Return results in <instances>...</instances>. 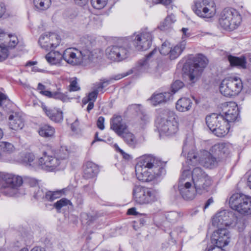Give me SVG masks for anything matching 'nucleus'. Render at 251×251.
I'll list each match as a JSON object with an SVG mask.
<instances>
[{
    "label": "nucleus",
    "mask_w": 251,
    "mask_h": 251,
    "mask_svg": "<svg viewBox=\"0 0 251 251\" xmlns=\"http://www.w3.org/2000/svg\"><path fill=\"white\" fill-rule=\"evenodd\" d=\"M165 164L151 154H145L139 158L135 166L137 179L150 182L165 174Z\"/></svg>",
    "instance_id": "f257e3e1"
},
{
    "label": "nucleus",
    "mask_w": 251,
    "mask_h": 251,
    "mask_svg": "<svg viewBox=\"0 0 251 251\" xmlns=\"http://www.w3.org/2000/svg\"><path fill=\"white\" fill-rule=\"evenodd\" d=\"M156 125L159 131L167 136L174 135L178 130V123L174 111L165 109L159 113Z\"/></svg>",
    "instance_id": "f03ea898"
},
{
    "label": "nucleus",
    "mask_w": 251,
    "mask_h": 251,
    "mask_svg": "<svg viewBox=\"0 0 251 251\" xmlns=\"http://www.w3.org/2000/svg\"><path fill=\"white\" fill-rule=\"evenodd\" d=\"M69 154V151L65 147H61L53 156L45 152L39 159L38 164L43 169L48 171H52L59 166L63 168L66 165Z\"/></svg>",
    "instance_id": "7ed1b4c3"
},
{
    "label": "nucleus",
    "mask_w": 251,
    "mask_h": 251,
    "mask_svg": "<svg viewBox=\"0 0 251 251\" xmlns=\"http://www.w3.org/2000/svg\"><path fill=\"white\" fill-rule=\"evenodd\" d=\"M186 163L193 166L200 163L204 167L213 168L218 165V161L207 151L201 150L196 153L192 150L187 154Z\"/></svg>",
    "instance_id": "20e7f679"
},
{
    "label": "nucleus",
    "mask_w": 251,
    "mask_h": 251,
    "mask_svg": "<svg viewBox=\"0 0 251 251\" xmlns=\"http://www.w3.org/2000/svg\"><path fill=\"white\" fill-rule=\"evenodd\" d=\"M208 63V59L202 54H197L193 57L189 71L184 75V77L189 84H192L198 81Z\"/></svg>",
    "instance_id": "39448f33"
},
{
    "label": "nucleus",
    "mask_w": 251,
    "mask_h": 251,
    "mask_svg": "<svg viewBox=\"0 0 251 251\" xmlns=\"http://www.w3.org/2000/svg\"><path fill=\"white\" fill-rule=\"evenodd\" d=\"M156 52L157 50L154 49L145 58L139 60L135 66L126 74L115 75L112 77V79L115 80H119L133 73L137 75L146 73L151 74L153 73L156 68L155 66L153 67L152 65H151V58Z\"/></svg>",
    "instance_id": "423d86ee"
},
{
    "label": "nucleus",
    "mask_w": 251,
    "mask_h": 251,
    "mask_svg": "<svg viewBox=\"0 0 251 251\" xmlns=\"http://www.w3.org/2000/svg\"><path fill=\"white\" fill-rule=\"evenodd\" d=\"M63 59L72 65L80 64L83 60L91 61L93 58V53L89 47H83L81 50L75 48H68L63 54Z\"/></svg>",
    "instance_id": "0eeeda50"
},
{
    "label": "nucleus",
    "mask_w": 251,
    "mask_h": 251,
    "mask_svg": "<svg viewBox=\"0 0 251 251\" xmlns=\"http://www.w3.org/2000/svg\"><path fill=\"white\" fill-rule=\"evenodd\" d=\"M205 121L209 129L218 137H224L229 132V126L221 114L212 113L206 117Z\"/></svg>",
    "instance_id": "6e6552de"
},
{
    "label": "nucleus",
    "mask_w": 251,
    "mask_h": 251,
    "mask_svg": "<svg viewBox=\"0 0 251 251\" xmlns=\"http://www.w3.org/2000/svg\"><path fill=\"white\" fill-rule=\"evenodd\" d=\"M182 172L178 183V189L183 199L186 201L193 200L197 193L189 176V169L182 167Z\"/></svg>",
    "instance_id": "1a4fd4ad"
},
{
    "label": "nucleus",
    "mask_w": 251,
    "mask_h": 251,
    "mask_svg": "<svg viewBox=\"0 0 251 251\" xmlns=\"http://www.w3.org/2000/svg\"><path fill=\"white\" fill-rule=\"evenodd\" d=\"M241 21V15L236 10L225 8L220 15L219 24L226 30H233L239 26Z\"/></svg>",
    "instance_id": "9d476101"
},
{
    "label": "nucleus",
    "mask_w": 251,
    "mask_h": 251,
    "mask_svg": "<svg viewBox=\"0 0 251 251\" xmlns=\"http://www.w3.org/2000/svg\"><path fill=\"white\" fill-rule=\"evenodd\" d=\"M230 207L243 216L251 215V198L236 193L229 199Z\"/></svg>",
    "instance_id": "9b49d317"
},
{
    "label": "nucleus",
    "mask_w": 251,
    "mask_h": 251,
    "mask_svg": "<svg viewBox=\"0 0 251 251\" xmlns=\"http://www.w3.org/2000/svg\"><path fill=\"white\" fill-rule=\"evenodd\" d=\"M133 198L135 201L139 204L151 203L157 200V194L152 188L135 186L132 192Z\"/></svg>",
    "instance_id": "f8f14e48"
},
{
    "label": "nucleus",
    "mask_w": 251,
    "mask_h": 251,
    "mask_svg": "<svg viewBox=\"0 0 251 251\" xmlns=\"http://www.w3.org/2000/svg\"><path fill=\"white\" fill-rule=\"evenodd\" d=\"M242 88L243 84L240 78L230 77L222 81L220 86V91L222 94L228 97L238 94Z\"/></svg>",
    "instance_id": "ddd939ff"
},
{
    "label": "nucleus",
    "mask_w": 251,
    "mask_h": 251,
    "mask_svg": "<svg viewBox=\"0 0 251 251\" xmlns=\"http://www.w3.org/2000/svg\"><path fill=\"white\" fill-rule=\"evenodd\" d=\"M195 3L193 10L200 17L210 18L216 12L215 3L213 0H196Z\"/></svg>",
    "instance_id": "4468645a"
},
{
    "label": "nucleus",
    "mask_w": 251,
    "mask_h": 251,
    "mask_svg": "<svg viewBox=\"0 0 251 251\" xmlns=\"http://www.w3.org/2000/svg\"><path fill=\"white\" fill-rule=\"evenodd\" d=\"M133 45L138 50H146L151 45L153 36L148 28L142 29L138 33L134 34Z\"/></svg>",
    "instance_id": "2eb2a0df"
},
{
    "label": "nucleus",
    "mask_w": 251,
    "mask_h": 251,
    "mask_svg": "<svg viewBox=\"0 0 251 251\" xmlns=\"http://www.w3.org/2000/svg\"><path fill=\"white\" fill-rule=\"evenodd\" d=\"M236 221V216L232 211L223 210L217 212L213 217L212 224L218 228L222 226H232Z\"/></svg>",
    "instance_id": "dca6fc26"
},
{
    "label": "nucleus",
    "mask_w": 251,
    "mask_h": 251,
    "mask_svg": "<svg viewBox=\"0 0 251 251\" xmlns=\"http://www.w3.org/2000/svg\"><path fill=\"white\" fill-rule=\"evenodd\" d=\"M107 57L114 62H120L128 57L129 50L124 47L112 46L108 47L105 50Z\"/></svg>",
    "instance_id": "f3484780"
},
{
    "label": "nucleus",
    "mask_w": 251,
    "mask_h": 251,
    "mask_svg": "<svg viewBox=\"0 0 251 251\" xmlns=\"http://www.w3.org/2000/svg\"><path fill=\"white\" fill-rule=\"evenodd\" d=\"M231 234L226 228L221 227L214 231L211 237V244L225 247L230 241Z\"/></svg>",
    "instance_id": "a211bd4d"
},
{
    "label": "nucleus",
    "mask_w": 251,
    "mask_h": 251,
    "mask_svg": "<svg viewBox=\"0 0 251 251\" xmlns=\"http://www.w3.org/2000/svg\"><path fill=\"white\" fill-rule=\"evenodd\" d=\"M60 37L54 33H45L41 35L38 43L40 47L46 50L56 48L60 44Z\"/></svg>",
    "instance_id": "6ab92c4d"
},
{
    "label": "nucleus",
    "mask_w": 251,
    "mask_h": 251,
    "mask_svg": "<svg viewBox=\"0 0 251 251\" xmlns=\"http://www.w3.org/2000/svg\"><path fill=\"white\" fill-rule=\"evenodd\" d=\"M221 114L224 115V120L230 127V124L234 122L239 115L238 108L237 104L233 102L225 103Z\"/></svg>",
    "instance_id": "aec40b11"
},
{
    "label": "nucleus",
    "mask_w": 251,
    "mask_h": 251,
    "mask_svg": "<svg viewBox=\"0 0 251 251\" xmlns=\"http://www.w3.org/2000/svg\"><path fill=\"white\" fill-rule=\"evenodd\" d=\"M3 181L5 187L15 190L21 186L23 183V179L20 176L4 173L3 174Z\"/></svg>",
    "instance_id": "412c9836"
},
{
    "label": "nucleus",
    "mask_w": 251,
    "mask_h": 251,
    "mask_svg": "<svg viewBox=\"0 0 251 251\" xmlns=\"http://www.w3.org/2000/svg\"><path fill=\"white\" fill-rule=\"evenodd\" d=\"M232 147L230 144L225 143H218L213 146L210 151L219 158L226 157L230 153Z\"/></svg>",
    "instance_id": "4be33fe9"
},
{
    "label": "nucleus",
    "mask_w": 251,
    "mask_h": 251,
    "mask_svg": "<svg viewBox=\"0 0 251 251\" xmlns=\"http://www.w3.org/2000/svg\"><path fill=\"white\" fill-rule=\"evenodd\" d=\"M41 108L50 120L55 123H60L63 121V113L60 109L55 107H48L44 103L42 104Z\"/></svg>",
    "instance_id": "5701e85b"
},
{
    "label": "nucleus",
    "mask_w": 251,
    "mask_h": 251,
    "mask_svg": "<svg viewBox=\"0 0 251 251\" xmlns=\"http://www.w3.org/2000/svg\"><path fill=\"white\" fill-rule=\"evenodd\" d=\"M127 126L121 116L114 115L110 121V128L118 135L127 130Z\"/></svg>",
    "instance_id": "b1692460"
},
{
    "label": "nucleus",
    "mask_w": 251,
    "mask_h": 251,
    "mask_svg": "<svg viewBox=\"0 0 251 251\" xmlns=\"http://www.w3.org/2000/svg\"><path fill=\"white\" fill-rule=\"evenodd\" d=\"M8 120L9 128L12 130L18 131L23 129L25 126L24 118L19 113L12 112Z\"/></svg>",
    "instance_id": "393cba45"
},
{
    "label": "nucleus",
    "mask_w": 251,
    "mask_h": 251,
    "mask_svg": "<svg viewBox=\"0 0 251 251\" xmlns=\"http://www.w3.org/2000/svg\"><path fill=\"white\" fill-rule=\"evenodd\" d=\"M113 80L112 77H111L107 81H103L102 83H99L96 88L94 89L93 91L88 94L87 96L83 99L82 102L83 104H85L89 101L95 102L97 98L99 93H103L104 91H103V89L105 87L104 84L105 83H107L108 84L112 82Z\"/></svg>",
    "instance_id": "a878e982"
},
{
    "label": "nucleus",
    "mask_w": 251,
    "mask_h": 251,
    "mask_svg": "<svg viewBox=\"0 0 251 251\" xmlns=\"http://www.w3.org/2000/svg\"><path fill=\"white\" fill-rule=\"evenodd\" d=\"M172 99V94L169 92L161 93L158 94L154 93L148 100L151 104L154 106L166 102Z\"/></svg>",
    "instance_id": "bb28decb"
},
{
    "label": "nucleus",
    "mask_w": 251,
    "mask_h": 251,
    "mask_svg": "<svg viewBox=\"0 0 251 251\" xmlns=\"http://www.w3.org/2000/svg\"><path fill=\"white\" fill-rule=\"evenodd\" d=\"M212 183V179L208 176L204 178H203L198 182L194 184V186L197 194H202L208 192V189Z\"/></svg>",
    "instance_id": "cd10ccee"
},
{
    "label": "nucleus",
    "mask_w": 251,
    "mask_h": 251,
    "mask_svg": "<svg viewBox=\"0 0 251 251\" xmlns=\"http://www.w3.org/2000/svg\"><path fill=\"white\" fill-rule=\"evenodd\" d=\"M119 136L121 137L125 143L131 148L135 149L139 144V140L135 135L127 130Z\"/></svg>",
    "instance_id": "c85d7f7f"
},
{
    "label": "nucleus",
    "mask_w": 251,
    "mask_h": 251,
    "mask_svg": "<svg viewBox=\"0 0 251 251\" xmlns=\"http://www.w3.org/2000/svg\"><path fill=\"white\" fill-rule=\"evenodd\" d=\"M45 58L51 65L61 66L63 59V54L58 51L51 50L45 56Z\"/></svg>",
    "instance_id": "c756f323"
},
{
    "label": "nucleus",
    "mask_w": 251,
    "mask_h": 251,
    "mask_svg": "<svg viewBox=\"0 0 251 251\" xmlns=\"http://www.w3.org/2000/svg\"><path fill=\"white\" fill-rule=\"evenodd\" d=\"M99 172L98 166L91 161L86 162L84 170L83 176L86 179L95 177Z\"/></svg>",
    "instance_id": "7c9ffc66"
},
{
    "label": "nucleus",
    "mask_w": 251,
    "mask_h": 251,
    "mask_svg": "<svg viewBox=\"0 0 251 251\" xmlns=\"http://www.w3.org/2000/svg\"><path fill=\"white\" fill-rule=\"evenodd\" d=\"M193 102L188 98H181L176 102V109L180 112H186L189 111L192 107Z\"/></svg>",
    "instance_id": "2f4dec72"
},
{
    "label": "nucleus",
    "mask_w": 251,
    "mask_h": 251,
    "mask_svg": "<svg viewBox=\"0 0 251 251\" xmlns=\"http://www.w3.org/2000/svg\"><path fill=\"white\" fill-rule=\"evenodd\" d=\"M67 190V188H66L55 191H46L45 192V201L52 202L65 195Z\"/></svg>",
    "instance_id": "473e14b6"
},
{
    "label": "nucleus",
    "mask_w": 251,
    "mask_h": 251,
    "mask_svg": "<svg viewBox=\"0 0 251 251\" xmlns=\"http://www.w3.org/2000/svg\"><path fill=\"white\" fill-rule=\"evenodd\" d=\"M186 42L185 41H182L174 47H171L170 54L169 55L171 59H175L177 58L182 52L185 49Z\"/></svg>",
    "instance_id": "72a5a7b5"
},
{
    "label": "nucleus",
    "mask_w": 251,
    "mask_h": 251,
    "mask_svg": "<svg viewBox=\"0 0 251 251\" xmlns=\"http://www.w3.org/2000/svg\"><path fill=\"white\" fill-rule=\"evenodd\" d=\"M190 174L189 173V176L190 177L191 182H193V185L208 176L205 172L200 167H196L193 169L191 176H190Z\"/></svg>",
    "instance_id": "f704fd0d"
},
{
    "label": "nucleus",
    "mask_w": 251,
    "mask_h": 251,
    "mask_svg": "<svg viewBox=\"0 0 251 251\" xmlns=\"http://www.w3.org/2000/svg\"><path fill=\"white\" fill-rule=\"evenodd\" d=\"M0 106L6 113H11L13 111L14 104L4 94L0 92Z\"/></svg>",
    "instance_id": "c9c22d12"
},
{
    "label": "nucleus",
    "mask_w": 251,
    "mask_h": 251,
    "mask_svg": "<svg viewBox=\"0 0 251 251\" xmlns=\"http://www.w3.org/2000/svg\"><path fill=\"white\" fill-rule=\"evenodd\" d=\"M38 132L41 136L50 138L52 137L54 135L55 129L53 127L49 125H44L39 127Z\"/></svg>",
    "instance_id": "e433bc0d"
},
{
    "label": "nucleus",
    "mask_w": 251,
    "mask_h": 251,
    "mask_svg": "<svg viewBox=\"0 0 251 251\" xmlns=\"http://www.w3.org/2000/svg\"><path fill=\"white\" fill-rule=\"evenodd\" d=\"M29 182L33 186H36L37 184V181L33 178H29ZM33 197L37 200H45V192L42 189H40L38 186H35L33 188Z\"/></svg>",
    "instance_id": "4c0bfd02"
},
{
    "label": "nucleus",
    "mask_w": 251,
    "mask_h": 251,
    "mask_svg": "<svg viewBox=\"0 0 251 251\" xmlns=\"http://www.w3.org/2000/svg\"><path fill=\"white\" fill-rule=\"evenodd\" d=\"M228 60L231 66H237L243 69L246 68V59L244 56L239 57L230 55L228 56Z\"/></svg>",
    "instance_id": "58836bf2"
},
{
    "label": "nucleus",
    "mask_w": 251,
    "mask_h": 251,
    "mask_svg": "<svg viewBox=\"0 0 251 251\" xmlns=\"http://www.w3.org/2000/svg\"><path fill=\"white\" fill-rule=\"evenodd\" d=\"M33 4L36 9L39 11L46 10L51 4L50 0H33Z\"/></svg>",
    "instance_id": "ea45409f"
},
{
    "label": "nucleus",
    "mask_w": 251,
    "mask_h": 251,
    "mask_svg": "<svg viewBox=\"0 0 251 251\" xmlns=\"http://www.w3.org/2000/svg\"><path fill=\"white\" fill-rule=\"evenodd\" d=\"M183 216V213L180 212L170 211L166 214V218L171 223H175L178 221Z\"/></svg>",
    "instance_id": "a19ab883"
},
{
    "label": "nucleus",
    "mask_w": 251,
    "mask_h": 251,
    "mask_svg": "<svg viewBox=\"0 0 251 251\" xmlns=\"http://www.w3.org/2000/svg\"><path fill=\"white\" fill-rule=\"evenodd\" d=\"M0 148L4 152L2 153L4 154V158L5 159V153L10 154L14 150V147L12 144L9 142H1L0 143ZM7 161H12L11 160L6 159Z\"/></svg>",
    "instance_id": "79ce46f5"
},
{
    "label": "nucleus",
    "mask_w": 251,
    "mask_h": 251,
    "mask_svg": "<svg viewBox=\"0 0 251 251\" xmlns=\"http://www.w3.org/2000/svg\"><path fill=\"white\" fill-rule=\"evenodd\" d=\"M72 205V202L66 198H62L60 200L54 203L53 206L58 212H60L61 208L68 205Z\"/></svg>",
    "instance_id": "37998d69"
},
{
    "label": "nucleus",
    "mask_w": 251,
    "mask_h": 251,
    "mask_svg": "<svg viewBox=\"0 0 251 251\" xmlns=\"http://www.w3.org/2000/svg\"><path fill=\"white\" fill-rule=\"evenodd\" d=\"M6 38L8 41L7 47L8 48H13L15 47L18 43V39L15 35H6Z\"/></svg>",
    "instance_id": "c03bdc74"
},
{
    "label": "nucleus",
    "mask_w": 251,
    "mask_h": 251,
    "mask_svg": "<svg viewBox=\"0 0 251 251\" xmlns=\"http://www.w3.org/2000/svg\"><path fill=\"white\" fill-rule=\"evenodd\" d=\"M108 0H91L93 7L97 9H101L107 4Z\"/></svg>",
    "instance_id": "a18cd8bd"
},
{
    "label": "nucleus",
    "mask_w": 251,
    "mask_h": 251,
    "mask_svg": "<svg viewBox=\"0 0 251 251\" xmlns=\"http://www.w3.org/2000/svg\"><path fill=\"white\" fill-rule=\"evenodd\" d=\"M171 48L170 42L166 41L162 44L159 50L160 53L163 55H169Z\"/></svg>",
    "instance_id": "49530a36"
},
{
    "label": "nucleus",
    "mask_w": 251,
    "mask_h": 251,
    "mask_svg": "<svg viewBox=\"0 0 251 251\" xmlns=\"http://www.w3.org/2000/svg\"><path fill=\"white\" fill-rule=\"evenodd\" d=\"M184 86V83L180 80H176L172 85L171 86V94L172 95L177 92L179 89H181Z\"/></svg>",
    "instance_id": "de8ad7c7"
},
{
    "label": "nucleus",
    "mask_w": 251,
    "mask_h": 251,
    "mask_svg": "<svg viewBox=\"0 0 251 251\" xmlns=\"http://www.w3.org/2000/svg\"><path fill=\"white\" fill-rule=\"evenodd\" d=\"M34 159L35 156L33 153H27L25 154L23 161L29 166H31L32 165V163L34 161Z\"/></svg>",
    "instance_id": "09e8293b"
},
{
    "label": "nucleus",
    "mask_w": 251,
    "mask_h": 251,
    "mask_svg": "<svg viewBox=\"0 0 251 251\" xmlns=\"http://www.w3.org/2000/svg\"><path fill=\"white\" fill-rule=\"evenodd\" d=\"M52 98L60 100L62 101H65L67 100L66 96L59 91L53 92Z\"/></svg>",
    "instance_id": "8fccbe9b"
},
{
    "label": "nucleus",
    "mask_w": 251,
    "mask_h": 251,
    "mask_svg": "<svg viewBox=\"0 0 251 251\" xmlns=\"http://www.w3.org/2000/svg\"><path fill=\"white\" fill-rule=\"evenodd\" d=\"M115 147L116 151L122 155L123 158L127 160H129L132 158L130 154L125 152L123 150L121 149L117 145H115Z\"/></svg>",
    "instance_id": "3c124183"
},
{
    "label": "nucleus",
    "mask_w": 251,
    "mask_h": 251,
    "mask_svg": "<svg viewBox=\"0 0 251 251\" xmlns=\"http://www.w3.org/2000/svg\"><path fill=\"white\" fill-rule=\"evenodd\" d=\"M176 21V19L175 16L171 13L166 18L164 21V24L166 26H168L172 23H174Z\"/></svg>",
    "instance_id": "603ef678"
},
{
    "label": "nucleus",
    "mask_w": 251,
    "mask_h": 251,
    "mask_svg": "<svg viewBox=\"0 0 251 251\" xmlns=\"http://www.w3.org/2000/svg\"><path fill=\"white\" fill-rule=\"evenodd\" d=\"M231 226H235L238 228L239 232L243 231L245 227L244 223L240 221H238L237 218L236 221L234 222V224Z\"/></svg>",
    "instance_id": "864d4df0"
},
{
    "label": "nucleus",
    "mask_w": 251,
    "mask_h": 251,
    "mask_svg": "<svg viewBox=\"0 0 251 251\" xmlns=\"http://www.w3.org/2000/svg\"><path fill=\"white\" fill-rule=\"evenodd\" d=\"M8 56V50L5 48L0 47V61H3Z\"/></svg>",
    "instance_id": "5fc2aeb1"
},
{
    "label": "nucleus",
    "mask_w": 251,
    "mask_h": 251,
    "mask_svg": "<svg viewBox=\"0 0 251 251\" xmlns=\"http://www.w3.org/2000/svg\"><path fill=\"white\" fill-rule=\"evenodd\" d=\"M80 89L76 79L71 81L70 85V90L71 91H76Z\"/></svg>",
    "instance_id": "6e6d98bb"
},
{
    "label": "nucleus",
    "mask_w": 251,
    "mask_h": 251,
    "mask_svg": "<svg viewBox=\"0 0 251 251\" xmlns=\"http://www.w3.org/2000/svg\"><path fill=\"white\" fill-rule=\"evenodd\" d=\"M154 4H161L167 7L171 4L172 0H152Z\"/></svg>",
    "instance_id": "4d7b16f0"
},
{
    "label": "nucleus",
    "mask_w": 251,
    "mask_h": 251,
    "mask_svg": "<svg viewBox=\"0 0 251 251\" xmlns=\"http://www.w3.org/2000/svg\"><path fill=\"white\" fill-rule=\"evenodd\" d=\"M223 248L217 245L211 244L207 251H226Z\"/></svg>",
    "instance_id": "13d9d810"
},
{
    "label": "nucleus",
    "mask_w": 251,
    "mask_h": 251,
    "mask_svg": "<svg viewBox=\"0 0 251 251\" xmlns=\"http://www.w3.org/2000/svg\"><path fill=\"white\" fill-rule=\"evenodd\" d=\"M104 118L103 117L100 116L98 118L97 125L100 130H103L104 128Z\"/></svg>",
    "instance_id": "bf43d9fd"
},
{
    "label": "nucleus",
    "mask_w": 251,
    "mask_h": 251,
    "mask_svg": "<svg viewBox=\"0 0 251 251\" xmlns=\"http://www.w3.org/2000/svg\"><path fill=\"white\" fill-rule=\"evenodd\" d=\"M6 6L2 2H0V18H1L6 12Z\"/></svg>",
    "instance_id": "052dcab7"
},
{
    "label": "nucleus",
    "mask_w": 251,
    "mask_h": 251,
    "mask_svg": "<svg viewBox=\"0 0 251 251\" xmlns=\"http://www.w3.org/2000/svg\"><path fill=\"white\" fill-rule=\"evenodd\" d=\"M37 90L39 91V93L41 94L46 90V86L41 83H38Z\"/></svg>",
    "instance_id": "680f3d73"
},
{
    "label": "nucleus",
    "mask_w": 251,
    "mask_h": 251,
    "mask_svg": "<svg viewBox=\"0 0 251 251\" xmlns=\"http://www.w3.org/2000/svg\"><path fill=\"white\" fill-rule=\"evenodd\" d=\"M127 214L130 215H136L138 214V212L136 211L135 208L132 207L127 210Z\"/></svg>",
    "instance_id": "e2e57ef3"
},
{
    "label": "nucleus",
    "mask_w": 251,
    "mask_h": 251,
    "mask_svg": "<svg viewBox=\"0 0 251 251\" xmlns=\"http://www.w3.org/2000/svg\"><path fill=\"white\" fill-rule=\"evenodd\" d=\"M75 3L80 6H83L86 4L88 0H74Z\"/></svg>",
    "instance_id": "0e129e2a"
},
{
    "label": "nucleus",
    "mask_w": 251,
    "mask_h": 251,
    "mask_svg": "<svg viewBox=\"0 0 251 251\" xmlns=\"http://www.w3.org/2000/svg\"><path fill=\"white\" fill-rule=\"evenodd\" d=\"M42 95L46 96L49 98H52L53 92L46 90L45 91H44Z\"/></svg>",
    "instance_id": "69168bd1"
},
{
    "label": "nucleus",
    "mask_w": 251,
    "mask_h": 251,
    "mask_svg": "<svg viewBox=\"0 0 251 251\" xmlns=\"http://www.w3.org/2000/svg\"><path fill=\"white\" fill-rule=\"evenodd\" d=\"M140 119L142 121V124H145L148 121L149 117L147 115L143 113L140 117Z\"/></svg>",
    "instance_id": "338daca9"
},
{
    "label": "nucleus",
    "mask_w": 251,
    "mask_h": 251,
    "mask_svg": "<svg viewBox=\"0 0 251 251\" xmlns=\"http://www.w3.org/2000/svg\"><path fill=\"white\" fill-rule=\"evenodd\" d=\"M30 251H46L45 249L43 247L39 246L35 247L33 248Z\"/></svg>",
    "instance_id": "774afa93"
}]
</instances>
